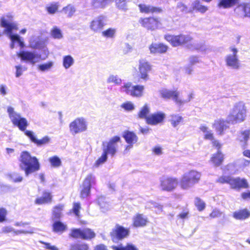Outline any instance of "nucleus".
I'll return each mask as SVG.
<instances>
[{"label":"nucleus","instance_id":"obj_28","mask_svg":"<svg viewBox=\"0 0 250 250\" xmlns=\"http://www.w3.org/2000/svg\"><path fill=\"white\" fill-rule=\"evenodd\" d=\"M138 6L140 12L142 13H160L162 11L161 9L158 7H153L150 5L140 4H139Z\"/></svg>","mask_w":250,"mask_h":250},{"label":"nucleus","instance_id":"obj_31","mask_svg":"<svg viewBox=\"0 0 250 250\" xmlns=\"http://www.w3.org/2000/svg\"><path fill=\"white\" fill-rule=\"evenodd\" d=\"M238 0H219L217 6L221 8H229L237 3Z\"/></svg>","mask_w":250,"mask_h":250},{"label":"nucleus","instance_id":"obj_23","mask_svg":"<svg viewBox=\"0 0 250 250\" xmlns=\"http://www.w3.org/2000/svg\"><path fill=\"white\" fill-rule=\"evenodd\" d=\"M104 18L99 16L93 20L90 23V29L94 32L100 31L104 26Z\"/></svg>","mask_w":250,"mask_h":250},{"label":"nucleus","instance_id":"obj_60","mask_svg":"<svg viewBox=\"0 0 250 250\" xmlns=\"http://www.w3.org/2000/svg\"><path fill=\"white\" fill-rule=\"evenodd\" d=\"M222 212L216 208L214 209L210 213L209 217L211 218H215L220 217L221 216Z\"/></svg>","mask_w":250,"mask_h":250},{"label":"nucleus","instance_id":"obj_53","mask_svg":"<svg viewBox=\"0 0 250 250\" xmlns=\"http://www.w3.org/2000/svg\"><path fill=\"white\" fill-rule=\"evenodd\" d=\"M63 11L69 17H71L75 12L76 9L73 5H68L66 7L63 8Z\"/></svg>","mask_w":250,"mask_h":250},{"label":"nucleus","instance_id":"obj_10","mask_svg":"<svg viewBox=\"0 0 250 250\" xmlns=\"http://www.w3.org/2000/svg\"><path fill=\"white\" fill-rule=\"evenodd\" d=\"M230 53L226 55L225 62L228 66L234 69H238L240 68V62L237 53L238 50L235 47L231 46L229 48Z\"/></svg>","mask_w":250,"mask_h":250},{"label":"nucleus","instance_id":"obj_3","mask_svg":"<svg viewBox=\"0 0 250 250\" xmlns=\"http://www.w3.org/2000/svg\"><path fill=\"white\" fill-rule=\"evenodd\" d=\"M19 167L23 170L26 176L40 169V165L36 157H32L27 151L21 153L19 158Z\"/></svg>","mask_w":250,"mask_h":250},{"label":"nucleus","instance_id":"obj_16","mask_svg":"<svg viewBox=\"0 0 250 250\" xmlns=\"http://www.w3.org/2000/svg\"><path fill=\"white\" fill-rule=\"evenodd\" d=\"M159 92L161 97L164 99L172 98L177 104L178 103H182L179 97L180 92L177 90L173 91L164 88L160 90Z\"/></svg>","mask_w":250,"mask_h":250},{"label":"nucleus","instance_id":"obj_64","mask_svg":"<svg viewBox=\"0 0 250 250\" xmlns=\"http://www.w3.org/2000/svg\"><path fill=\"white\" fill-rule=\"evenodd\" d=\"M47 11L50 14L55 13L58 10V6L55 4H51L50 6L47 8Z\"/></svg>","mask_w":250,"mask_h":250},{"label":"nucleus","instance_id":"obj_43","mask_svg":"<svg viewBox=\"0 0 250 250\" xmlns=\"http://www.w3.org/2000/svg\"><path fill=\"white\" fill-rule=\"evenodd\" d=\"M150 112V108L149 106L146 104L144 105L141 109L140 111L138 113V117L141 119H146V118H147L148 114Z\"/></svg>","mask_w":250,"mask_h":250},{"label":"nucleus","instance_id":"obj_34","mask_svg":"<svg viewBox=\"0 0 250 250\" xmlns=\"http://www.w3.org/2000/svg\"><path fill=\"white\" fill-rule=\"evenodd\" d=\"M50 35L55 39L60 40L63 38V34L62 30L57 26H53L50 30Z\"/></svg>","mask_w":250,"mask_h":250},{"label":"nucleus","instance_id":"obj_6","mask_svg":"<svg viewBox=\"0 0 250 250\" xmlns=\"http://www.w3.org/2000/svg\"><path fill=\"white\" fill-rule=\"evenodd\" d=\"M201 177V173L196 170L187 171L182 176L179 182L180 186L183 189H189L199 182Z\"/></svg>","mask_w":250,"mask_h":250},{"label":"nucleus","instance_id":"obj_45","mask_svg":"<svg viewBox=\"0 0 250 250\" xmlns=\"http://www.w3.org/2000/svg\"><path fill=\"white\" fill-rule=\"evenodd\" d=\"M116 33V29L109 28L102 32V36L107 38H112L115 37Z\"/></svg>","mask_w":250,"mask_h":250},{"label":"nucleus","instance_id":"obj_46","mask_svg":"<svg viewBox=\"0 0 250 250\" xmlns=\"http://www.w3.org/2000/svg\"><path fill=\"white\" fill-rule=\"evenodd\" d=\"M49 161L53 167H58L62 165L61 159L57 156L50 157L49 159Z\"/></svg>","mask_w":250,"mask_h":250},{"label":"nucleus","instance_id":"obj_63","mask_svg":"<svg viewBox=\"0 0 250 250\" xmlns=\"http://www.w3.org/2000/svg\"><path fill=\"white\" fill-rule=\"evenodd\" d=\"M148 204L150 205L149 206L150 208L154 207L157 208L159 211H162L163 206L162 205L153 201H150Z\"/></svg>","mask_w":250,"mask_h":250},{"label":"nucleus","instance_id":"obj_4","mask_svg":"<svg viewBox=\"0 0 250 250\" xmlns=\"http://www.w3.org/2000/svg\"><path fill=\"white\" fill-rule=\"evenodd\" d=\"M247 117V107L242 102L235 103L227 117L229 124L232 125L244 122Z\"/></svg>","mask_w":250,"mask_h":250},{"label":"nucleus","instance_id":"obj_17","mask_svg":"<svg viewBox=\"0 0 250 250\" xmlns=\"http://www.w3.org/2000/svg\"><path fill=\"white\" fill-rule=\"evenodd\" d=\"M165 117V114L162 112L154 113L146 118V123L150 125H157L163 122Z\"/></svg>","mask_w":250,"mask_h":250},{"label":"nucleus","instance_id":"obj_33","mask_svg":"<svg viewBox=\"0 0 250 250\" xmlns=\"http://www.w3.org/2000/svg\"><path fill=\"white\" fill-rule=\"evenodd\" d=\"M54 65V62L53 61H49L45 63L38 64L37 65V69L41 72H45L51 70Z\"/></svg>","mask_w":250,"mask_h":250},{"label":"nucleus","instance_id":"obj_49","mask_svg":"<svg viewBox=\"0 0 250 250\" xmlns=\"http://www.w3.org/2000/svg\"><path fill=\"white\" fill-rule=\"evenodd\" d=\"M121 107L127 111H132L134 110L135 108V106L134 104L130 101L122 104Z\"/></svg>","mask_w":250,"mask_h":250},{"label":"nucleus","instance_id":"obj_30","mask_svg":"<svg viewBox=\"0 0 250 250\" xmlns=\"http://www.w3.org/2000/svg\"><path fill=\"white\" fill-rule=\"evenodd\" d=\"M52 195L51 193L47 191H44L42 197L38 198L35 200V203L37 204H43L49 203L51 202Z\"/></svg>","mask_w":250,"mask_h":250},{"label":"nucleus","instance_id":"obj_36","mask_svg":"<svg viewBox=\"0 0 250 250\" xmlns=\"http://www.w3.org/2000/svg\"><path fill=\"white\" fill-rule=\"evenodd\" d=\"M201 131L204 134V138L205 139L212 140L214 138L213 133L212 131L209 130L208 128L204 125H202L200 127Z\"/></svg>","mask_w":250,"mask_h":250},{"label":"nucleus","instance_id":"obj_1","mask_svg":"<svg viewBox=\"0 0 250 250\" xmlns=\"http://www.w3.org/2000/svg\"><path fill=\"white\" fill-rule=\"evenodd\" d=\"M0 26L4 28L3 33L11 41L10 48L13 49L17 43L23 48L25 45L23 39L18 34L12 33L13 30H18V24L13 21V16L11 13H7L2 16L0 19Z\"/></svg>","mask_w":250,"mask_h":250},{"label":"nucleus","instance_id":"obj_25","mask_svg":"<svg viewBox=\"0 0 250 250\" xmlns=\"http://www.w3.org/2000/svg\"><path fill=\"white\" fill-rule=\"evenodd\" d=\"M167 46L163 43H152L149 47L151 54L164 53L167 52Z\"/></svg>","mask_w":250,"mask_h":250},{"label":"nucleus","instance_id":"obj_44","mask_svg":"<svg viewBox=\"0 0 250 250\" xmlns=\"http://www.w3.org/2000/svg\"><path fill=\"white\" fill-rule=\"evenodd\" d=\"M95 236V234L91 229H83L82 239H90Z\"/></svg>","mask_w":250,"mask_h":250},{"label":"nucleus","instance_id":"obj_62","mask_svg":"<svg viewBox=\"0 0 250 250\" xmlns=\"http://www.w3.org/2000/svg\"><path fill=\"white\" fill-rule=\"evenodd\" d=\"M81 208L80 204L79 203H74L73 204V211L77 216H79V210Z\"/></svg>","mask_w":250,"mask_h":250},{"label":"nucleus","instance_id":"obj_51","mask_svg":"<svg viewBox=\"0 0 250 250\" xmlns=\"http://www.w3.org/2000/svg\"><path fill=\"white\" fill-rule=\"evenodd\" d=\"M35 229L33 228L29 227L26 229L25 230H15L14 229L13 232L16 235H18L21 233L23 234H32L34 232Z\"/></svg>","mask_w":250,"mask_h":250},{"label":"nucleus","instance_id":"obj_14","mask_svg":"<svg viewBox=\"0 0 250 250\" xmlns=\"http://www.w3.org/2000/svg\"><path fill=\"white\" fill-rule=\"evenodd\" d=\"M178 181L173 177L163 176L160 178V187L163 190L171 191L177 186Z\"/></svg>","mask_w":250,"mask_h":250},{"label":"nucleus","instance_id":"obj_50","mask_svg":"<svg viewBox=\"0 0 250 250\" xmlns=\"http://www.w3.org/2000/svg\"><path fill=\"white\" fill-rule=\"evenodd\" d=\"M195 205L200 211L204 210L206 207L205 202L198 197L195 199Z\"/></svg>","mask_w":250,"mask_h":250},{"label":"nucleus","instance_id":"obj_47","mask_svg":"<svg viewBox=\"0 0 250 250\" xmlns=\"http://www.w3.org/2000/svg\"><path fill=\"white\" fill-rule=\"evenodd\" d=\"M107 159V155L103 152L102 156L95 162L93 165L94 167H98L104 164Z\"/></svg>","mask_w":250,"mask_h":250},{"label":"nucleus","instance_id":"obj_41","mask_svg":"<svg viewBox=\"0 0 250 250\" xmlns=\"http://www.w3.org/2000/svg\"><path fill=\"white\" fill-rule=\"evenodd\" d=\"M107 83H114L115 85H120L122 83V79L117 75L111 74L106 80Z\"/></svg>","mask_w":250,"mask_h":250},{"label":"nucleus","instance_id":"obj_55","mask_svg":"<svg viewBox=\"0 0 250 250\" xmlns=\"http://www.w3.org/2000/svg\"><path fill=\"white\" fill-rule=\"evenodd\" d=\"M15 68L16 69V77L17 78H19L21 75H22L23 72L26 71L27 69V68L25 66L21 65H18L15 66Z\"/></svg>","mask_w":250,"mask_h":250},{"label":"nucleus","instance_id":"obj_5","mask_svg":"<svg viewBox=\"0 0 250 250\" xmlns=\"http://www.w3.org/2000/svg\"><path fill=\"white\" fill-rule=\"evenodd\" d=\"M49 51L47 48H43L42 55L37 53L36 51H21L17 53V56L21 59V61L30 62L34 65L40 61L46 60L49 56Z\"/></svg>","mask_w":250,"mask_h":250},{"label":"nucleus","instance_id":"obj_2","mask_svg":"<svg viewBox=\"0 0 250 250\" xmlns=\"http://www.w3.org/2000/svg\"><path fill=\"white\" fill-rule=\"evenodd\" d=\"M7 112L9 117L13 125L17 126L20 130L24 131V134L30 138L34 143L37 141V138L33 132L29 130H25L28 125L27 120L22 117L21 114L16 112L14 108L11 106L7 107Z\"/></svg>","mask_w":250,"mask_h":250},{"label":"nucleus","instance_id":"obj_26","mask_svg":"<svg viewBox=\"0 0 250 250\" xmlns=\"http://www.w3.org/2000/svg\"><path fill=\"white\" fill-rule=\"evenodd\" d=\"M250 137V130L246 129L240 131L237 136V140L239 141L242 146L245 147Z\"/></svg>","mask_w":250,"mask_h":250},{"label":"nucleus","instance_id":"obj_7","mask_svg":"<svg viewBox=\"0 0 250 250\" xmlns=\"http://www.w3.org/2000/svg\"><path fill=\"white\" fill-rule=\"evenodd\" d=\"M145 87L141 85H134L131 83H125L121 87V91L134 97H141L143 95Z\"/></svg>","mask_w":250,"mask_h":250},{"label":"nucleus","instance_id":"obj_40","mask_svg":"<svg viewBox=\"0 0 250 250\" xmlns=\"http://www.w3.org/2000/svg\"><path fill=\"white\" fill-rule=\"evenodd\" d=\"M113 250H139L138 248L131 243H127L125 246L119 245L118 246H113Z\"/></svg>","mask_w":250,"mask_h":250},{"label":"nucleus","instance_id":"obj_8","mask_svg":"<svg viewBox=\"0 0 250 250\" xmlns=\"http://www.w3.org/2000/svg\"><path fill=\"white\" fill-rule=\"evenodd\" d=\"M69 128L70 132L76 135L87 130V123L83 117H78L70 123Z\"/></svg>","mask_w":250,"mask_h":250},{"label":"nucleus","instance_id":"obj_58","mask_svg":"<svg viewBox=\"0 0 250 250\" xmlns=\"http://www.w3.org/2000/svg\"><path fill=\"white\" fill-rule=\"evenodd\" d=\"M109 0H93V5L96 7H104Z\"/></svg>","mask_w":250,"mask_h":250},{"label":"nucleus","instance_id":"obj_20","mask_svg":"<svg viewBox=\"0 0 250 250\" xmlns=\"http://www.w3.org/2000/svg\"><path fill=\"white\" fill-rule=\"evenodd\" d=\"M147 217L143 214L138 213L132 218V226L135 228L144 227L147 224Z\"/></svg>","mask_w":250,"mask_h":250},{"label":"nucleus","instance_id":"obj_27","mask_svg":"<svg viewBox=\"0 0 250 250\" xmlns=\"http://www.w3.org/2000/svg\"><path fill=\"white\" fill-rule=\"evenodd\" d=\"M232 216L236 220H244L250 216V211L247 208L239 209L234 211Z\"/></svg>","mask_w":250,"mask_h":250},{"label":"nucleus","instance_id":"obj_42","mask_svg":"<svg viewBox=\"0 0 250 250\" xmlns=\"http://www.w3.org/2000/svg\"><path fill=\"white\" fill-rule=\"evenodd\" d=\"M29 45L33 49H42L44 47L42 42L37 39L31 38L29 41Z\"/></svg>","mask_w":250,"mask_h":250},{"label":"nucleus","instance_id":"obj_59","mask_svg":"<svg viewBox=\"0 0 250 250\" xmlns=\"http://www.w3.org/2000/svg\"><path fill=\"white\" fill-rule=\"evenodd\" d=\"M231 178L232 177L230 176H222L219 177L217 181V182L221 184L228 183L230 185V182L231 180Z\"/></svg>","mask_w":250,"mask_h":250},{"label":"nucleus","instance_id":"obj_48","mask_svg":"<svg viewBox=\"0 0 250 250\" xmlns=\"http://www.w3.org/2000/svg\"><path fill=\"white\" fill-rule=\"evenodd\" d=\"M117 7L120 10L126 11L127 10V5L126 0H115Z\"/></svg>","mask_w":250,"mask_h":250},{"label":"nucleus","instance_id":"obj_54","mask_svg":"<svg viewBox=\"0 0 250 250\" xmlns=\"http://www.w3.org/2000/svg\"><path fill=\"white\" fill-rule=\"evenodd\" d=\"M88 246L86 244H74L70 247V250H88Z\"/></svg>","mask_w":250,"mask_h":250},{"label":"nucleus","instance_id":"obj_22","mask_svg":"<svg viewBox=\"0 0 250 250\" xmlns=\"http://www.w3.org/2000/svg\"><path fill=\"white\" fill-rule=\"evenodd\" d=\"M123 137L128 144L126 147L125 150L131 149L133 144L136 143L138 140V137L134 132L129 131L124 132Z\"/></svg>","mask_w":250,"mask_h":250},{"label":"nucleus","instance_id":"obj_56","mask_svg":"<svg viewBox=\"0 0 250 250\" xmlns=\"http://www.w3.org/2000/svg\"><path fill=\"white\" fill-rule=\"evenodd\" d=\"M104 198L103 197H101L98 198V202L101 208L103 209V211H104L108 209L109 205L107 203L104 202Z\"/></svg>","mask_w":250,"mask_h":250},{"label":"nucleus","instance_id":"obj_37","mask_svg":"<svg viewBox=\"0 0 250 250\" xmlns=\"http://www.w3.org/2000/svg\"><path fill=\"white\" fill-rule=\"evenodd\" d=\"M170 117V123L174 127H176L183 121V117L179 114H172Z\"/></svg>","mask_w":250,"mask_h":250},{"label":"nucleus","instance_id":"obj_29","mask_svg":"<svg viewBox=\"0 0 250 250\" xmlns=\"http://www.w3.org/2000/svg\"><path fill=\"white\" fill-rule=\"evenodd\" d=\"M223 161L224 155L220 150H218L216 153L213 154L210 160V162L216 167L220 166Z\"/></svg>","mask_w":250,"mask_h":250},{"label":"nucleus","instance_id":"obj_21","mask_svg":"<svg viewBox=\"0 0 250 250\" xmlns=\"http://www.w3.org/2000/svg\"><path fill=\"white\" fill-rule=\"evenodd\" d=\"M141 23L144 27L150 30H154L157 29L160 24L159 20L158 19L154 18H148L142 19Z\"/></svg>","mask_w":250,"mask_h":250},{"label":"nucleus","instance_id":"obj_52","mask_svg":"<svg viewBox=\"0 0 250 250\" xmlns=\"http://www.w3.org/2000/svg\"><path fill=\"white\" fill-rule=\"evenodd\" d=\"M83 229H75L71 230L70 235L75 238L82 239Z\"/></svg>","mask_w":250,"mask_h":250},{"label":"nucleus","instance_id":"obj_11","mask_svg":"<svg viewBox=\"0 0 250 250\" xmlns=\"http://www.w3.org/2000/svg\"><path fill=\"white\" fill-rule=\"evenodd\" d=\"M121 139L119 136H114L111 138L108 142L103 143V152L107 155L109 154L111 156L115 155L118 149V143L120 142Z\"/></svg>","mask_w":250,"mask_h":250},{"label":"nucleus","instance_id":"obj_12","mask_svg":"<svg viewBox=\"0 0 250 250\" xmlns=\"http://www.w3.org/2000/svg\"><path fill=\"white\" fill-rule=\"evenodd\" d=\"M165 39L173 46H178L188 43L191 42L192 38L188 35H179L177 36L167 35Z\"/></svg>","mask_w":250,"mask_h":250},{"label":"nucleus","instance_id":"obj_35","mask_svg":"<svg viewBox=\"0 0 250 250\" xmlns=\"http://www.w3.org/2000/svg\"><path fill=\"white\" fill-rule=\"evenodd\" d=\"M63 205L59 204L55 206L53 210V219H60L62 215V211L63 209Z\"/></svg>","mask_w":250,"mask_h":250},{"label":"nucleus","instance_id":"obj_24","mask_svg":"<svg viewBox=\"0 0 250 250\" xmlns=\"http://www.w3.org/2000/svg\"><path fill=\"white\" fill-rule=\"evenodd\" d=\"M227 121L219 119L214 121L212 124L213 128H215L216 132L220 135L223 134L224 131L226 130L228 126L227 125Z\"/></svg>","mask_w":250,"mask_h":250},{"label":"nucleus","instance_id":"obj_39","mask_svg":"<svg viewBox=\"0 0 250 250\" xmlns=\"http://www.w3.org/2000/svg\"><path fill=\"white\" fill-rule=\"evenodd\" d=\"M53 229L56 232H62L67 229V226L60 221H56L53 223Z\"/></svg>","mask_w":250,"mask_h":250},{"label":"nucleus","instance_id":"obj_15","mask_svg":"<svg viewBox=\"0 0 250 250\" xmlns=\"http://www.w3.org/2000/svg\"><path fill=\"white\" fill-rule=\"evenodd\" d=\"M151 69L149 63L146 60L142 59L139 61L138 72L140 77L145 81L148 80V73Z\"/></svg>","mask_w":250,"mask_h":250},{"label":"nucleus","instance_id":"obj_18","mask_svg":"<svg viewBox=\"0 0 250 250\" xmlns=\"http://www.w3.org/2000/svg\"><path fill=\"white\" fill-rule=\"evenodd\" d=\"M234 12L241 18L250 17V3H243L239 4L235 8Z\"/></svg>","mask_w":250,"mask_h":250},{"label":"nucleus","instance_id":"obj_32","mask_svg":"<svg viewBox=\"0 0 250 250\" xmlns=\"http://www.w3.org/2000/svg\"><path fill=\"white\" fill-rule=\"evenodd\" d=\"M191 7L193 10H196L201 13H205L208 10L207 6L202 5L198 0L192 2Z\"/></svg>","mask_w":250,"mask_h":250},{"label":"nucleus","instance_id":"obj_57","mask_svg":"<svg viewBox=\"0 0 250 250\" xmlns=\"http://www.w3.org/2000/svg\"><path fill=\"white\" fill-rule=\"evenodd\" d=\"M188 47L191 49H197L201 51L205 50V47L204 45L196 42H193L192 44L188 45Z\"/></svg>","mask_w":250,"mask_h":250},{"label":"nucleus","instance_id":"obj_9","mask_svg":"<svg viewBox=\"0 0 250 250\" xmlns=\"http://www.w3.org/2000/svg\"><path fill=\"white\" fill-rule=\"evenodd\" d=\"M129 234L130 230L129 229L117 224L110 231V236L112 240L116 242L127 237Z\"/></svg>","mask_w":250,"mask_h":250},{"label":"nucleus","instance_id":"obj_61","mask_svg":"<svg viewBox=\"0 0 250 250\" xmlns=\"http://www.w3.org/2000/svg\"><path fill=\"white\" fill-rule=\"evenodd\" d=\"M50 139L48 136H45L41 140L37 139V141L35 142L37 145L41 146L47 144L49 142Z\"/></svg>","mask_w":250,"mask_h":250},{"label":"nucleus","instance_id":"obj_13","mask_svg":"<svg viewBox=\"0 0 250 250\" xmlns=\"http://www.w3.org/2000/svg\"><path fill=\"white\" fill-rule=\"evenodd\" d=\"M95 184V176L92 174H88L84 180L82 186L81 197L85 198L87 197L90 194L91 187Z\"/></svg>","mask_w":250,"mask_h":250},{"label":"nucleus","instance_id":"obj_38","mask_svg":"<svg viewBox=\"0 0 250 250\" xmlns=\"http://www.w3.org/2000/svg\"><path fill=\"white\" fill-rule=\"evenodd\" d=\"M74 63V60L71 56L67 55L63 57L62 65L64 68H69Z\"/></svg>","mask_w":250,"mask_h":250},{"label":"nucleus","instance_id":"obj_19","mask_svg":"<svg viewBox=\"0 0 250 250\" xmlns=\"http://www.w3.org/2000/svg\"><path fill=\"white\" fill-rule=\"evenodd\" d=\"M230 186L231 188L239 190L241 188H247L249 184L246 179L240 177L231 178L230 182Z\"/></svg>","mask_w":250,"mask_h":250}]
</instances>
